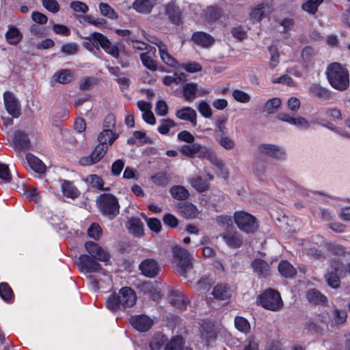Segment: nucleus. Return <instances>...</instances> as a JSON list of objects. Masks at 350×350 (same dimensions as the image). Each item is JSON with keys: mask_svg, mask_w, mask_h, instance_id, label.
I'll use <instances>...</instances> for the list:
<instances>
[{"mask_svg": "<svg viewBox=\"0 0 350 350\" xmlns=\"http://www.w3.org/2000/svg\"><path fill=\"white\" fill-rule=\"evenodd\" d=\"M137 295L135 291L131 287L122 288L118 293H113L109 296L105 301L107 308L116 312L121 308H131L136 304Z\"/></svg>", "mask_w": 350, "mask_h": 350, "instance_id": "1", "label": "nucleus"}, {"mask_svg": "<svg viewBox=\"0 0 350 350\" xmlns=\"http://www.w3.org/2000/svg\"><path fill=\"white\" fill-rule=\"evenodd\" d=\"M327 77L330 85L336 90L342 91L349 85L348 72L338 63H332L327 67Z\"/></svg>", "mask_w": 350, "mask_h": 350, "instance_id": "2", "label": "nucleus"}, {"mask_svg": "<svg viewBox=\"0 0 350 350\" xmlns=\"http://www.w3.org/2000/svg\"><path fill=\"white\" fill-rule=\"evenodd\" d=\"M96 206L103 215L109 219H114L120 211V204L116 196L112 193L100 194L96 200Z\"/></svg>", "mask_w": 350, "mask_h": 350, "instance_id": "3", "label": "nucleus"}, {"mask_svg": "<svg viewBox=\"0 0 350 350\" xmlns=\"http://www.w3.org/2000/svg\"><path fill=\"white\" fill-rule=\"evenodd\" d=\"M175 268L183 277L187 278V273L193 269L191 258L187 251L178 245L172 248Z\"/></svg>", "mask_w": 350, "mask_h": 350, "instance_id": "4", "label": "nucleus"}, {"mask_svg": "<svg viewBox=\"0 0 350 350\" xmlns=\"http://www.w3.org/2000/svg\"><path fill=\"white\" fill-rule=\"evenodd\" d=\"M257 303L264 308L271 311H278L283 307L280 293L272 288L266 289L259 295Z\"/></svg>", "mask_w": 350, "mask_h": 350, "instance_id": "5", "label": "nucleus"}, {"mask_svg": "<svg viewBox=\"0 0 350 350\" xmlns=\"http://www.w3.org/2000/svg\"><path fill=\"white\" fill-rule=\"evenodd\" d=\"M233 217L237 227L245 233H254L258 228L257 219L247 212L244 211H236Z\"/></svg>", "mask_w": 350, "mask_h": 350, "instance_id": "6", "label": "nucleus"}, {"mask_svg": "<svg viewBox=\"0 0 350 350\" xmlns=\"http://www.w3.org/2000/svg\"><path fill=\"white\" fill-rule=\"evenodd\" d=\"M220 236L222 237L226 245L230 248L236 249L240 247L243 243V237L234 227L226 228Z\"/></svg>", "mask_w": 350, "mask_h": 350, "instance_id": "7", "label": "nucleus"}, {"mask_svg": "<svg viewBox=\"0 0 350 350\" xmlns=\"http://www.w3.org/2000/svg\"><path fill=\"white\" fill-rule=\"evenodd\" d=\"M85 247L89 256L96 258L97 260L107 262L110 258L109 254L101 246L93 241H87Z\"/></svg>", "mask_w": 350, "mask_h": 350, "instance_id": "8", "label": "nucleus"}, {"mask_svg": "<svg viewBox=\"0 0 350 350\" xmlns=\"http://www.w3.org/2000/svg\"><path fill=\"white\" fill-rule=\"evenodd\" d=\"M139 269L144 275L150 278H155L160 271L159 263L152 258L144 260L139 264Z\"/></svg>", "mask_w": 350, "mask_h": 350, "instance_id": "9", "label": "nucleus"}, {"mask_svg": "<svg viewBox=\"0 0 350 350\" xmlns=\"http://www.w3.org/2000/svg\"><path fill=\"white\" fill-rule=\"evenodd\" d=\"M167 299L171 306L180 310H185L189 302L185 295L178 290H170Z\"/></svg>", "mask_w": 350, "mask_h": 350, "instance_id": "10", "label": "nucleus"}, {"mask_svg": "<svg viewBox=\"0 0 350 350\" xmlns=\"http://www.w3.org/2000/svg\"><path fill=\"white\" fill-rule=\"evenodd\" d=\"M258 150L262 154L275 159H283L285 157V152L280 147L274 144H260L258 147Z\"/></svg>", "mask_w": 350, "mask_h": 350, "instance_id": "11", "label": "nucleus"}, {"mask_svg": "<svg viewBox=\"0 0 350 350\" xmlns=\"http://www.w3.org/2000/svg\"><path fill=\"white\" fill-rule=\"evenodd\" d=\"M130 323L135 329L139 332H146L150 329L153 321L146 315L141 314L131 317Z\"/></svg>", "mask_w": 350, "mask_h": 350, "instance_id": "12", "label": "nucleus"}, {"mask_svg": "<svg viewBox=\"0 0 350 350\" xmlns=\"http://www.w3.org/2000/svg\"><path fill=\"white\" fill-rule=\"evenodd\" d=\"M204 148L205 146L193 142L192 144L183 145L180 148V152L183 155L189 158L198 157L202 159Z\"/></svg>", "mask_w": 350, "mask_h": 350, "instance_id": "13", "label": "nucleus"}, {"mask_svg": "<svg viewBox=\"0 0 350 350\" xmlns=\"http://www.w3.org/2000/svg\"><path fill=\"white\" fill-rule=\"evenodd\" d=\"M4 103L7 111L13 118H18L21 115L18 102L11 92L4 94Z\"/></svg>", "mask_w": 350, "mask_h": 350, "instance_id": "14", "label": "nucleus"}, {"mask_svg": "<svg viewBox=\"0 0 350 350\" xmlns=\"http://www.w3.org/2000/svg\"><path fill=\"white\" fill-rule=\"evenodd\" d=\"M79 260L81 268L88 272H96L101 269V265L96 262V259L88 254L81 255Z\"/></svg>", "mask_w": 350, "mask_h": 350, "instance_id": "15", "label": "nucleus"}, {"mask_svg": "<svg viewBox=\"0 0 350 350\" xmlns=\"http://www.w3.org/2000/svg\"><path fill=\"white\" fill-rule=\"evenodd\" d=\"M191 40L197 45L208 48L215 42V39L210 34L204 31H196L192 35Z\"/></svg>", "mask_w": 350, "mask_h": 350, "instance_id": "16", "label": "nucleus"}, {"mask_svg": "<svg viewBox=\"0 0 350 350\" xmlns=\"http://www.w3.org/2000/svg\"><path fill=\"white\" fill-rule=\"evenodd\" d=\"M176 116L180 120L189 122L193 126L197 125V113L191 107H186L177 110Z\"/></svg>", "mask_w": 350, "mask_h": 350, "instance_id": "17", "label": "nucleus"}, {"mask_svg": "<svg viewBox=\"0 0 350 350\" xmlns=\"http://www.w3.org/2000/svg\"><path fill=\"white\" fill-rule=\"evenodd\" d=\"M310 95L321 100H327L332 98L330 91L319 83H312L308 88Z\"/></svg>", "mask_w": 350, "mask_h": 350, "instance_id": "18", "label": "nucleus"}, {"mask_svg": "<svg viewBox=\"0 0 350 350\" xmlns=\"http://www.w3.org/2000/svg\"><path fill=\"white\" fill-rule=\"evenodd\" d=\"M13 142L15 149L18 150H24L28 149L30 146L28 135L21 131H17L14 133Z\"/></svg>", "mask_w": 350, "mask_h": 350, "instance_id": "19", "label": "nucleus"}, {"mask_svg": "<svg viewBox=\"0 0 350 350\" xmlns=\"http://www.w3.org/2000/svg\"><path fill=\"white\" fill-rule=\"evenodd\" d=\"M252 267L258 278H266L270 275V266L262 259H255L252 263Z\"/></svg>", "mask_w": 350, "mask_h": 350, "instance_id": "20", "label": "nucleus"}, {"mask_svg": "<svg viewBox=\"0 0 350 350\" xmlns=\"http://www.w3.org/2000/svg\"><path fill=\"white\" fill-rule=\"evenodd\" d=\"M126 227L129 232L136 237H141L144 234V224L137 217L130 218L127 221Z\"/></svg>", "mask_w": 350, "mask_h": 350, "instance_id": "21", "label": "nucleus"}, {"mask_svg": "<svg viewBox=\"0 0 350 350\" xmlns=\"http://www.w3.org/2000/svg\"><path fill=\"white\" fill-rule=\"evenodd\" d=\"M178 208L181 215L187 219L196 218L199 214L197 207L188 202L179 204Z\"/></svg>", "mask_w": 350, "mask_h": 350, "instance_id": "22", "label": "nucleus"}, {"mask_svg": "<svg viewBox=\"0 0 350 350\" xmlns=\"http://www.w3.org/2000/svg\"><path fill=\"white\" fill-rule=\"evenodd\" d=\"M152 53V55H155L156 48L154 46H150V49L146 53H142L140 54V59L143 65L150 70H156L157 69V62L153 59L152 57L150 55Z\"/></svg>", "mask_w": 350, "mask_h": 350, "instance_id": "23", "label": "nucleus"}, {"mask_svg": "<svg viewBox=\"0 0 350 350\" xmlns=\"http://www.w3.org/2000/svg\"><path fill=\"white\" fill-rule=\"evenodd\" d=\"M200 335L201 338L206 340L207 345H208V343L217 337L214 325L210 322H203L201 325Z\"/></svg>", "mask_w": 350, "mask_h": 350, "instance_id": "24", "label": "nucleus"}, {"mask_svg": "<svg viewBox=\"0 0 350 350\" xmlns=\"http://www.w3.org/2000/svg\"><path fill=\"white\" fill-rule=\"evenodd\" d=\"M165 14L170 21L175 25L181 23V12L178 7L173 3H167L165 6Z\"/></svg>", "mask_w": 350, "mask_h": 350, "instance_id": "25", "label": "nucleus"}, {"mask_svg": "<svg viewBox=\"0 0 350 350\" xmlns=\"http://www.w3.org/2000/svg\"><path fill=\"white\" fill-rule=\"evenodd\" d=\"M60 181L62 182V191L64 196L75 199L80 195V191L74 185L72 182L66 180H62Z\"/></svg>", "mask_w": 350, "mask_h": 350, "instance_id": "26", "label": "nucleus"}, {"mask_svg": "<svg viewBox=\"0 0 350 350\" xmlns=\"http://www.w3.org/2000/svg\"><path fill=\"white\" fill-rule=\"evenodd\" d=\"M154 5L155 1L153 0H135L133 8L137 12L147 14L150 13Z\"/></svg>", "mask_w": 350, "mask_h": 350, "instance_id": "27", "label": "nucleus"}, {"mask_svg": "<svg viewBox=\"0 0 350 350\" xmlns=\"http://www.w3.org/2000/svg\"><path fill=\"white\" fill-rule=\"evenodd\" d=\"M74 79L72 72L69 69H62L56 72L52 77V80L61 84H67Z\"/></svg>", "mask_w": 350, "mask_h": 350, "instance_id": "28", "label": "nucleus"}, {"mask_svg": "<svg viewBox=\"0 0 350 350\" xmlns=\"http://www.w3.org/2000/svg\"><path fill=\"white\" fill-rule=\"evenodd\" d=\"M26 159L30 167L36 172L42 174L45 172L46 167L43 162L33 154L27 153Z\"/></svg>", "mask_w": 350, "mask_h": 350, "instance_id": "29", "label": "nucleus"}, {"mask_svg": "<svg viewBox=\"0 0 350 350\" xmlns=\"http://www.w3.org/2000/svg\"><path fill=\"white\" fill-rule=\"evenodd\" d=\"M198 85L194 83H187L183 88V97L187 102H192L198 94Z\"/></svg>", "mask_w": 350, "mask_h": 350, "instance_id": "30", "label": "nucleus"}, {"mask_svg": "<svg viewBox=\"0 0 350 350\" xmlns=\"http://www.w3.org/2000/svg\"><path fill=\"white\" fill-rule=\"evenodd\" d=\"M214 297L221 300H226L230 297V291L228 286L224 284H218L213 291Z\"/></svg>", "mask_w": 350, "mask_h": 350, "instance_id": "31", "label": "nucleus"}, {"mask_svg": "<svg viewBox=\"0 0 350 350\" xmlns=\"http://www.w3.org/2000/svg\"><path fill=\"white\" fill-rule=\"evenodd\" d=\"M117 136L113 133L112 129H104L98 136V141L100 145H111L116 139Z\"/></svg>", "mask_w": 350, "mask_h": 350, "instance_id": "32", "label": "nucleus"}, {"mask_svg": "<svg viewBox=\"0 0 350 350\" xmlns=\"http://www.w3.org/2000/svg\"><path fill=\"white\" fill-rule=\"evenodd\" d=\"M278 269L280 273L285 278H293L297 273L295 268L286 260L280 262L278 265Z\"/></svg>", "mask_w": 350, "mask_h": 350, "instance_id": "33", "label": "nucleus"}, {"mask_svg": "<svg viewBox=\"0 0 350 350\" xmlns=\"http://www.w3.org/2000/svg\"><path fill=\"white\" fill-rule=\"evenodd\" d=\"M172 196L178 200H187L189 196V191L182 185H174L170 189Z\"/></svg>", "mask_w": 350, "mask_h": 350, "instance_id": "34", "label": "nucleus"}, {"mask_svg": "<svg viewBox=\"0 0 350 350\" xmlns=\"http://www.w3.org/2000/svg\"><path fill=\"white\" fill-rule=\"evenodd\" d=\"M5 38L10 44H16L21 40L23 35L17 27L11 25L5 33Z\"/></svg>", "mask_w": 350, "mask_h": 350, "instance_id": "35", "label": "nucleus"}, {"mask_svg": "<svg viewBox=\"0 0 350 350\" xmlns=\"http://www.w3.org/2000/svg\"><path fill=\"white\" fill-rule=\"evenodd\" d=\"M140 289L145 294H148L153 300L161 298V295L157 288L150 282H146L142 284Z\"/></svg>", "mask_w": 350, "mask_h": 350, "instance_id": "36", "label": "nucleus"}, {"mask_svg": "<svg viewBox=\"0 0 350 350\" xmlns=\"http://www.w3.org/2000/svg\"><path fill=\"white\" fill-rule=\"evenodd\" d=\"M85 38L92 40L96 42V46L99 44L105 51L111 44V42L105 36L98 32H94L91 34L90 38ZM97 49H98V47H97Z\"/></svg>", "mask_w": 350, "mask_h": 350, "instance_id": "37", "label": "nucleus"}, {"mask_svg": "<svg viewBox=\"0 0 350 350\" xmlns=\"http://www.w3.org/2000/svg\"><path fill=\"white\" fill-rule=\"evenodd\" d=\"M306 297L310 302L315 304H323L326 301V297L316 288L309 289Z\"/></svg>", "mask_w": 350, "mask_h": 350, "instance_id": "38", "label": "nucleus"}, {"mask_svg": "<svg viewBox=\"0 0 350 350\" xmlns=\"http://www.w3.org/2000/svg\"><path fill=\"white\" fill-rule=\"evenodd\" d=\"M161 59L162 61L169 66L174 67L177 65L176 59L172 57L169 53L167 45L159 50Z\"/></svg>", "mask_w": 350, "mask_h": 350, "instance_id": "39", "label": "nucleus"}, {"mask_svg": "<svg viewBox=\"0 0 350 350\" xmlns=\"http://www.w3.org/2000/svg\"><path fill=\"white\" fill-rule=\"evenodd\" d=\"M202 159H208L212 164L217 166L218 168L221 169L224 164L222 161L217 158L215 153L210 149L205 147L202 155Z\"/></svg>", "mask_w": 350, "mask_h": 350, "instance_id": "40", "label": "nucleus"}, {"mask_svg": "<svg viewBox=\"0 0 350 350\" xmlns=\"http://www.w3.org/2000/svg\"><path fill=\"white\" fill-rule=\"evenodd\" d=\"M167 337L161 334H156L150 342V348L151 350H159L162 347L166 342Z\"/></svg>", "mask_w": 350, "mask_h": 350, "instance_id": "41", "label": "nucleus"}, {"mask_svg": "<svg viewBox=\"0 0 350 350\" xmlns=\"http://www.w3.org/2000/svg\"><path fill=\"white\" fill-rule=\"evenodd\" d=\"M222 15V10L216 6H210L205 11L206 18L211 22L219 19Z\"/></svg>", "mask_w": 350, "mask_h": 350, "instance_id": "42", "label": "nucleus"}, {"mask_svg": "<svg viewBox=\"0 0 350 350\" xmlns=\"http://www.w3.org/2000/svg\"><path fill=\"white\" fill-rule=\"evenodd\" d=\"M324 0H308L301 5V9L305 12L314 14L319 6L323 2Z\"/></svg>", "mask_w": 350, "mask_h": 350, "instance_id": "43", "label": "nucleus"}, {"mask_svg": "<svg viewBox=\"0 0 350 350\" xmlns=\"http://www.w3.org/2000/svg\"><path fill=\"white\" fill-rule=\"evenodd\" d=\"M342 275H339V273H334L333 271H327L325 274V278L327 282V284L333 288H338L340 285V278Z\"/></svg>", "mask_w": 350, "mask_h": 350, "instance_id": "44", "label": "nucleus"}, {"mask_svg": "<svg viewBox=\"0 0 350 350\" xmlns=\"http://www.w3.org/2000/svg\"><path fill=\"white\" fill-rule=\"evenodd\" d=\"M0 297L5 301H10L14 297L12 289L6 282L0 283Z\"/></svg>", "mask_w": 350, "mask_h": 350, "instance_id": "45", "label": "nucleus"}, {"mask_svg": "<svg viewBox=\"0 0 350 350\" xmlns=\"http://www.w3.org/2000/svg\"><path fill=\"white\" fill-rule=\"evenodd\" d=\"M228 118L226 116H220L219 117L215 122V133L218 137L221 135H224L228 134V130L226 126V123L227 122Z\"/></svg>", "mask_w": 350, "mask_h": 350, "instance_id": "46", "label": "nucleus"}, {"mask_svg": "<svg viewBox=\"0 0 350 350\" xmlns=\"http://www.w3.org/2000/svg\"><path fill=\"white\" fill-rule=\"evenodd\" d=\"M328 271H333L339 273L340 275H345L347 271L345 265L338 258H333L330 260V270Z\"/></svg>", "mask_w": 350, "mask_h": 350, "instance_id": "47", "label": "nucleus"}, {"mask_svg": "<svg viewBox=\"0 0 350 350\" xmlns=\"http://www.w3.org/2000/svg\"><path fill=\"white\" fill-rule=\"evenodd\" d=\"M108 145H100L98 144L94 150L92 152L90 155L94 159V160L96 161V163H98L99 161L101 160V159L105 156V154L107 153L108 150Z\"/></svg>", "mask_w": 350, "mask_h": 350, "instance_id": "48", "label": "nucleus"}, {"mask_svg": "<svg viewBox=\"0 0 350 350\" xmlns=\"http://www.w3.org/2000/svg\"><path fill=\"white\" fill-rule=\"evenodd\" d=\"M282 101L279 98H273L268 100L264 105V111L268 113H275L278 108L280 106Z\"/></svg>", "mask_w": 350, "mask_h": 350, "instance_id": "49", "label": "nucleus"}, {"mask_svg": "<svg viewBox=\"0 0 350 350\" xmlns=\"http://www.w3.org/2000/svg\"><path fill=\"white\" fill-rule=\"evenodd\" d=\"M264 3H260L257 6L254 7L250 12V18L254 22H260L264 17Z\"/></svg>", "mask_w": 350, "mask_h": 350, "instance_id": "50", "label": "nucleus"}, {"mask_svg": "<svg viewBox=\"0 0 350 350\" xmlns=\"http://www.w3.org/2000/svg\"><path fill=\"white\" fill-rule=\"evenodd\" d=\"M183 338L177 336L171 339L165 345V350H181L183 345Z\"/></svg>", "mask_w": 350, "mask_h": 350, "instance_id": "51", "label": "nucleus"}, {"mask_svg": "<svg viewBox=\"0 0 350 350\" xmlns=\"http://www.w3.org/2000/svg\"><path fill=\"white\" fill-rule=\"evenodd\" d=\"M191 184L200 192H203L208 189V183L206 180L200 176L192 178L191 180Z\"/></svg>", "mask_w": 350, "mask_h": 350, "instance_id": "52", "label": "nucleus"}, {"mask_svg": "<svg viewBox=\"0 0 350 350\" xmlns=\"http://www.w3.org/2000/svg\"><path fill=\"white\" fill-rule=\"evenodd\" d=\"M176 126V123L172 119H163L161 120V124L158 127V131L163 135L167 134L170 128Z\"/></svg>", "mask_w": 350, "mask_h": 350, "instance_id": "53", "label": "nucleus"}, {"mask_svg": "<svg viewBox=\"0 0 350 350\" xmlns=\"http://www.w3.org/2000/svg\"><path fill=\"white\" fill-rule=\"evenodd\" d=\"M152 182L158 186H166L169 183V178L165 173L158 172L151 176Z\"/></svg>", "mask_w": 350, "mask_h": 350, "instance_id": "54", "label": "nucleus"}, {"mask_svg": "<svg viewBox=\"0 0 350 350\" xmlns=\"http://www.w3.org/2000/svg\"><path fill=\"white\" fill-rule=\"evenodd\" d=\"M235 327L241 332L247 333L250 329V325L247 319L241 317H237L234 319Z\"/></svg>", "mask_w": 350, "mask_h": 350, "instance_id": "55", "label": "nucleus"}, {"mask_svg": "<svg viewBox=\"0 0 350 350\" xmlns=\"http://www.w3.org/2000/svg\"><path fill=\"white\" fill-rule=\"evenodd\" d=\"M305 328L308 332L316 334L317 336H321L323 332V329L319 325L315 323L312 320H308L305 323Z\"/></svg>", "mask_w": 350, "mask_h": 350, "instance_id": "56", "label": "nucleus"}, {"mask_svg": "<svg viewBox=\"0 0 350 350\" xmlns=\"http://www.w3.org/2000/svg\"><path fill=\"white\" fill-rule=\"evenodd\" d=\"M217 142L225 149L226 150H232L235 146L234 142L227 135H221L220 137H217Z\"/></svg>", "mask_w": 350, "mask_h": 350, "instance_id": "57", "label": "nucleus"}, {"mask_svg": "<svg viewBox=\"0 0 350 350\" xmlns=\"http://www.w3.org/2000/svg\"><path fill=\"white\" fill-rule=\"evenodd\" d=\"M232 96L235 100L241 103H249L251 100V97L247 93L238 89L232 92Z\"/></svg>", "mask_w": 350, "mask_h": 350, "instance_id": "58", "label": "nucleus"}, {"mask_svg": "<svg viewBox=\"0 0 350 350\" xmlns=\"http://www.w3.org/2000/svg\"><path fill=\"white\" fill-rule=\"evenodd\" d=\"M87 180L90 182V185L93 187H96V188H98V189L105 190V191L109 189V188L103 187V185H104L103 180H102V178L100 176H98L96 174L90 175L88 176V178H87Z\"/></svg>", "mask_w": 350, "mask_h": 350, "instance_id": "59", "label": "nucleus"}, {"mask_svg": "<svg viewBox=\"0 0 350 350\" xmlns=\"http://www.w3.org/2000/svg\"><path fill=\"white\" fill-rule=\"evenodd\" d=\"M99 10L100 13L105 16L112 19L118 17L114 10L107 3H100L99 4Z\"/></svg>", "mask_w": 350, "mask_h": 350, "instance_id": "60", "label": "nucleus"}, {"mask_svg": "<svg viewBox=\"0 0 350 350\" xmlns=\"http://www.w3.org/2000/svg\"><path fill=\"white\" fill-rule=\"evenodd\" d=\"M347 317V313L345 310L335 309L333 312V318L335 323L337 325L345 323L346 321Z\"/></svg>", "mask_w": 350, "mask_h": 350, "instance_id": "61", "label": "nucleus"}, {"mask_svg": "<svg viewBox=\"0 0 350 350\" xmlns=\"http://www.w3.org/2000/svg\"><path fill=\"white\" fill-rule=\"evenodd\" d=\"M44 8L53 13H57L59 10V5L56 0H42Z\"/></svg>", "mask_w": 350, "mask_h": 350, "instance_id": "62", "label": "nucleus"}, {"mask_svg": "<svg viewBox=\"0 0 350 350\" xmlns=\"http://www.w3.org/2000/svg\"><path fill=\"white\" fill-rule=\"evenodd\" d=\"M81 18L89 24L93 25L96 27H103L106 23V20L104 18L95 19L92 15H83Z\"/></svg>", "mask_w": 350, "mask_h": 350, "instance_id": "63", "label": "nucleus"}, {"mask_svg": "<svg viewBox=\"0 0 350 350\" xmlns=\"http://www.w3.org/2000/svg\"><path fill=\"white\" fill-rule=\"evenodd\" d=\"M88 233L90 237L98 240L102 234V230L98 224L94 223L88 228Z\"/></svg>", "mask_w": 350, "mask_h": 350, "instance_id": "64", "label": "nucleus"}]
</instances>
